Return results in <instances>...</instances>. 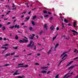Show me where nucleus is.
I'll return each mask as SVG.
<instances>
[{"label": "nucleus", "instance_id": "f257e3e1", "mask_svg": "<svg viewBox=\"0 0 78 78\" xmlns=\"http://www.w3.org/2000/svg\"><path fill=\"white\" fill-rule=\"evenodd\" d=\"M67 52H63V54L61 55V57H62V56H63V58H62V59H63L62 60H61V62H60V63H59V65L60 64H61V62H62L63 61H64L65 59H67V55L65 54H66V53H67Z\"/></svg>", "mask_w": 78, "mask_h": 78}, {"label": "nucleus", "instance_id": "f03ea898", "mask_svg": "<svg viewBox=\"0 0 78 78\" xmlns=\"http://www.w3.org/2000/svg\"><path fill=\"white\" fill-rule=\"evenodd\" d=\"M47 68H48V66H44V67H41V69H47Z\"/></svg>", "mask_w": 78, "mask_h": 78}, {"label": "nucleus", "instance_id": "7ed1b4c3", "mask_svg": "<svg viewBox=\"0 0 78 78\" xmlns=\"http://www.w3.org/2000/svg\"><path fill=\"white\" fill-rule=\"evenodd\" d=\"M67 75H68V74H66L65 75V76H64L63 77L64 78H68V77H70V76H72L71 75H70V76H69L67 77Z\"/></svg>", "mask_w": 78, "mask_h": 78}, {"label": "nucleus", "instance_id": "20e7f679", "mask_svg": "<svg viewBox=\"0 0 78 78\" xmlns=\"http://www.w3.org/2000/svg\"><path fill=\"white\" fill-rule=\"evenodd\" d=\"M25 78V76L23 75H22L21 76H18L17 77V78Z\"/></svg>", "mask_w": 78, "mask_h": 78}, {"label": "nucleus", "instance_id": "39448f33", "mask_svg": "<svg viewBox=\"0 0 78 78\" xmlns=\"http://www.w3.org/2000/svg\"><path fill=\"white\" fill-rule=\"evenodd\" d=\"M73 61H72L71 62H70L68 64H67V65L66 66V67L69 66H70V65L71 64L73 63Z\"/></svg>", "mask_w": 78, "mask_h": 78}, {"label": "nucleus", "instance_id": "423d86ee", "mask_svg": "<svg viewBox=\"0 0 78 78\" xmlns=\"http://www.w3.org/2000/svg\"><path fill=\"white\" fill-rule=\"evenodd\" d=\"M40 73H42L43 74H45L46 73H47V71L45 70L43 71H41Z\"/></svg>", "mask_w": 78, "mask_h": 78}, {"label": "nucleus", "instance_id": "0eeeda50", "mask_svg": "<svg viewBox=\"0 0 78 78\" xmlns=\"http://www.w3.org/2000/svg\"><path fill=\"white\" fill-rule=\"evenodd\" d=\"M47 27V24H45L44 25V28H46V30H48Z\"/></svg>", "mask_w": 78, "mask_h": 78}, {"label": "nucleus", "instance_id": "6e6552de", "mask_svg": "<svg viewBox=\"0 0 78 78\" xmlns=\"http://www.w3.org/2000/svg\"><path fill=\"white\" fill-rule=\"evenodd\" d=\"M54 29V27L53 26H52L50 27L51 30V31H52V30H53Z\"/></svg>", "mask_w": 78, "mask_h": 78}, {"label": "nucleus", "instance_id": "1a4fd4ad", "mask_svg": "<svg viewBox=\"0 0 78 78\" xmlns=\"http://www.w3.org/2000/svg\"><path fill=\"white\" fill-rule=\"evenodd\" d=\"M75 66H71V67H69V68L68 69H72L73 68H74V67Z\"/></svg>", "mask_w": 78, "mask_h": 78}, {"label": "nucleus", "instance_id": "9d476101", "mask_svg": "<svg viewBox=\"0 0 78 78\" xmlns=\"http://www.w3.org/2000/svg\"><path fill=\"white\" fill-rule=\"evenodd\" d=\"M51 49H52V47L51 48V49L48 52V54H50L51 53Z\"/></svg>", "mask_w": 78, "mask_h": 78}, {"label": "nucleus", "instance_id": "9b49d317", "mask_svg": "<svg viewBox=\"0 0 78 78\" xmlns=\"http://www.w3.org/2000/svg\"><path fill=\"white\" fill-rule=\"evenodd\" d=\"M32 43H33V41H30V43L27 45V47H30V45H31V44H32Z\"/></svg>", "mask_w": 78, "mask_h": 78}, {"label": "nucleus", "instance_id": "f8f14e48", "mask_svg": "<svg viewBox=\"0 0 78 78\" xmlns=\"http://www.w3.org/2000/svg\"><path fill=\"white\" fill-rule=\"evenodd\" d=\"M19 74H20V73H17V72H15L13 74V75H18Z\"/></svg>", "mask_w": 78, "mask_h": 78}, {"label": "nucleus", "instance_id": "ddd939ff", "mask_svg": "<svg viewBox=\"0 0 78 78\" xmlns=\"http://www.w3.org/2000/svg\"><path fill=\"white\" fill-rule=\"evenodd\" d=\"M71 31L73 33H76V34H78V32L75 30H71Z\"/></svg>", "mask_w": 78, "mask_h": 78}, {"label": "nucleus", "instance_id": "4468645a", "mask_svg": "<svg viewBox=\"0 0 78 78\" xmlns=\"http://www.w3.org/2000/svg\"><path fill=\"white\" fill-rule=\"evenodd\" d=\"M10 66V65L6 64H5V66H1L0 67H5V66Z\"/></svg>", "mask_w": 78, "mask_h": 78}, {"label": "nucleus", "instance_id": "2eb2a0df", "mask_svg": "<svg viewBox=\"0 0 78 78\" xmlns=\"http://www.w3.org/2000/svg\"><path fill=\"white\" fill-rule=\"evenodd\" d=\"M57 37V35H56L55 36V37H54L53 38H52V41H54V40H55V39H56V37Z\"/></svg>", "mask_w": 78, "mask_h": 78}, {"label": "nucleus", "instance_id": "dca6fc26", "mask_svg": "<svg viewBox=\"0 0 78 78\" xmlns=\"http://www.w3.org/2000/svg\"><path fill=\"white\" fill-rule=\"evenodd\" d=\"M5 50L4 51H3V52H2V53H3L4 52H5V51H6V50H7V49H8V48H6V47H5Z\"/></svg>", "mask_w": 78, "mask_h": 78}, {"label": "nucleus", "instance_id": "f3484780", "mask_svg": "<svg viewBox=\"0 0 78 78\" xmlns=\"http://www.w3.org/2000/svg\"><path fill=\"white\" fill-rule=\"evenodd\" d=\"M74 52H75V53H77L78 52V50L76 49H75L74 51Z\"/></svg>", "mask_w": 78, "mask_h": 78}, {"label": "nucleus", "instance_id": "a211bd4d", "mask_svg": "<svg viewBox=\"0 0 78 78\" xmlns=\"http://www.w3.org/2000/svg\"><path fill=\"white\" fill-rule=\"evenodd\" d=\"M75 25H76V22H74L73 24V26H74V27H76V26H75Z\"/></svg>", "mask_w": 78, "mask_h": 78}, {"label": "nucleus", "instance_id": "6ab92c4d", "mask_svg": "<svg viewBox=\"0 0 78 78\" xmlns=\"http://www.w3.org/2000/svg\"><path fill=\"white\" fill-rule=\"evenodd\" d=\"M23 64H24V63H20L18 65V66H22L23 65Z\"/></svg>", "mask_w": 78, "mask_h": 78}, {"label": "nucleus", "instance_id": "aec40b11", "mask_svg": "<svg viewBox=\"0 0 78 78\" xmlns=\"http://www.w3.org/2000/svg\"><path fill=\"white\" fill-rule=\"evenodd\" d=\"M59 45V44L58 43H57L55 45V48H57V47Z\"/></svg>", "mask_w": 78, "mask_h": 78}, {"label": "nucleus", "instance_id": "412c9836", "mask_svg": "<svg viewBox=\"0 0 78 78\" xmlns=\"http://www.w3.org/2000/svg\"><path fill=\"white\" fill-rule=\"evenodd\" d=\"M31 22L33 25H35V23H34V21H32Z\"/></svg>", "mask_w": 78, "mask_h": 78}, {"label": "nucleus", "instance_id": "4be33fe9", "mask_svg": "<svg viewBox=\"0 0 78 78\" xmlns=\"http://www.w3.org/2000/svg\"><path fill=\"white\" fill-rule=\"evenodd\" d=\"M6 29V27H2V30H3V31H4V30H5Z\"/></svg>", "mask_w": 78, "mask_h": 78}, {"label": "nucleus", "instance_id": "5701e85b", "mask_svg": "<svg viewBox=\"0 0 78 78\" xmlns=\"http://www.w3.org/2000/svg\"><path fill=\"white\" fill-rule=\"evenodd\" d=\"M64 21H65L66 23H67L68 22V21L66 19H64Z\"/></svg>", "mask_w": 78, "mask_h": 78}, {"label": "nucleus", "instance_id": "b1692460", "mask_svg": "<svg viewBox=\"0 0 78 78\" xmlns=\"http://www.w3.org/2000/svg\"><path fill=\"white\" fill-rule=\"evenodd\" d=\"M20 67H23V66H20L19 67H16V69H17L18 68H20Z\"/></svg>", "mask_w": 78, "mask_h": 78}, {"label": "nucleus", "instance_id": "393cba45", "mask_svg": "<svg viewBox=\"0 0 78 78\" xmlns=\"http://www.w3.org/2000/svg\"><path fill=\"white\" fill-rule=\"evenodd\" d=\"M29 38L30 39H33V37H32V36H30Z\"/></svg>", "mask_w": 78, "mask_h": 78}, {"label": "nucleus", "instance_id": "a878e982", "mask_svg": "<svg viewBox=\"0 0 78 78\" xmlns=\"http://www.w3.org/2000/svg\"><path fill=\"white\" fill-rule=\"evenodd\" d=\"M19 42H20V43L24 42V41L22 40H20L19 41Z\"/></svg>", "mask_w": 78, "mask_h": 78}, {"label": "nucleus", "instance_id": "bb28decb", "mask_svg": "<svg viewBox=\"0 0 78 78\" xmlns=\"http://www.w3.org/2000/svg\"><path fill=\"white\" fill-rule=\"evenodd\" d=\"M48 15H47L44 16V17H48Z\"/></svg>", "mask_w": 78, "mask_h": 78}, {"label": "nucleus", "instance_id": "cd10ccee", "mask_svg": "<svg viewBox=\"0 0 78 78\" xmlns=\"http://www.w3.org/2000/svg\"><path fill=\"white\" fill-rule=\"evenodd\" d=\"M43 12L44 13L47 14V11H46L44 10L43 11Z\"/></svg>", "mask_w": 78, "mask_h": 78}, {"label": "nucleus", "instance_id": "c85d7f7f", "mask_svg": "<svg viewBox=\"0 0 78 78\" xmlns=\"http://www.w3.org/2000/svg\"><path fill=\"white\" fill-rule=\"evenodd\" d=\"M15 39H16V40H17V39H18V36L17 35L16 36Z\"/></svg>", "mask_w": 78, "mask_h": 78}, {"label": "nucleus", "instance_id": "c756f323", "mask_svg": "<svg viewBox=\"0 0 78 78\" xmlns=\"http://www.w3.org/2000/svg\"><path fill=\"white\" fill-rule=\"evenodd\" d=\"M8 45H9V44H5V45H2V46H8Z\"/></svg>", "mask_w": 78, "mask_h": 78}, {"label": "nucleus", "instance_id": "7c9ffc66", "mask_svg": "<svg viewBox=\"0 0 78 78\" xmlns=\"http://www.w3.org/2000/svg\"><path fill=\"white\" fill-rule=\"evenodd\" d=\"M9 55H10V53L7 54L5 55V56H9Z\"/></svg>", "mask_w": 78, "mask_h": 78}, {"label": "nucleus", "instance_id": "2f4dec72", "mask_svg": "<svg viewBox=\"0 0 78 78\" xmlns=\"http://www.w3.org/2000/svg\"><path fill=\"white\" fill-rule=\"evenodd\" d=\"M29 30L30 31H31V30H33V28L31 27H30L29 28Z\"/></svg>", "mask_w": 78, "mask_h": 78}, {"label": "nucleus", "instance_id": "473e14b6", "mask_svg": "<svg viewBox=\"0 0 78 78\" xmlns=\"http://www.w3.org/2000/svg\"><path fill=\"white\" fill-rule=\"evenodd\" d=\"M65 28V27L64 26L63 23H62V28Z\"/></svg>", "mask_w": 78, "mask_h": 78}, {"label": "nucleus", "instance_id": "72a5a7b5", "mask_svg": "<svg viewBox=\"0 0 78 78\" xmlns=\"http://www.w3.org/2000/svg\"><path fill=\"white\" fill-rule=\"evenodd\" d=\"M23 67H28V66L27 65H26L25 66H23Z\"/></svg>", "mask_w": 78, "mask_h": 78}, {"label": "nucleus", "instance_id": "f704fd0d", "mask_svg": "<svg viewBox=\"0 0 78 78\" xmlns=\"http://www.w3.org/2000/svg\"><path fill=\"white\" fill-rule=\"evenodd\" d=\"M58 77H59V75L57 74L56 76H55V78H58Z\"/></svg>", "mask_w": 78, "mask_h": 78}, {"label": "nucleus", "instance_id": "c9c22d12", "mask_svg": "<svg viewBox=\"0 0 78 78\" xmlns=\"http://www.w3.org/2000/svg\"><path fill=\"white\" fill-rule=\"evenodd\" d=\"M36 18V16H35L33 17V19H35Z\"/></svg>", "mask_w": 78, "mask_h": 78}, {"label": "nucleus", "instance_id": "e433bc0d", "mask_svg": "<svg viewBox=\"0 0 78 78\" xmlns=\"http://www.w3.org/2000/svg\"><path fill=\"white\" fill-rule=\"evenodd\" d=\"M70 71L69 72V74H73V72H72V71L71 72V73H70Z\"/></svg>", "mask_w": 78, "mask_h": 78}, {"label": "nucleus", "instance_id": "4c0bfd02", "mask_svg": "<svg viewBox=\"0 0 78 78\" xmlns=\"http://www.w3.org/2000/svg\"><path fill=\"white\" fill-rule=\"evenodd\" d=\"M34 42L33 44L31 46V48H32L33 46H34Z\"/></svg>", "mask_w": 78, "mask_h": 78}, {"label": "nucleus", "instance_id": "58836bf2", "mask_svg": "<svg viewBox=\"0 0 78 78\" xmlns=\"http://www.w3.org/2000/svg\"><path fill=\"white\" fill-rule=\"evenodd\" d=\"M51 73V71H48L47 73V74H49V73Z\"/></svg>", "mask_w": 78, "mask_h": 78}, {"label": "nucleus", "instance_id": "ea45409f", "mask_svg": "<svg viewBox=\"0 0 78 78\" xmlns=\"http://www.w3.org/2000/svg\"><path fill=\"white\" fill-rule=\"evenodd\" d=\"M26 19L27 20H29V19H30V17H29L28 18H26Z\"/></svg>", "mask_w": 78, "mask_h": 78}, {"label": "nucleus", "instance_id": "a19ab883", "mask_svg": "<svg viewBox=\"0 0 78 78\" xmlns=\"http://www.w3.org/2000/svg\"><path fill=\"white\" fill-rule=\"evenodd\" d=\"M15 53V52H13V53H12L10 55H14Z\"/></svg>", "mask_w": 78, "mask_h": 78}, {"label": "nucleus", "instance_id": "79ce46f5", "mask_svg": "<svg viewBox=\"0 0 78 78\" xmlns=\"http://www.w3.org/2000/svg\"><path fill=\"white\" fill-rule=\"evenodd\" d=\"M35 65H37V66H39V64L37 63H36L35 64Z\"/></svg>", "mask_w": 78, "mask_h": 78}, {"label": "nucleus", "instance_id": "37998d69", "mask_svg": "<svg viewBox=\"0 0 78 78\" xmlns=\"http://www.w3.org/2000/svg\"><path fill=\"white\" fill-rule=\"evenodd\" d=\"M17 48H18V47H14V49L15 50H17Z\"/></svg>", "mask_w": 78, "mask_h": 78}, {"label": "nucleus", "instance_id": "c03bdc74", "mask_svg": "<svg viewBox=\"0 0 78 78\" xmlns=\"http://www.w3.org/2000/svg\"><path fill=\"white\" fill-rule=\"evenodd\" d=\"M9 12H11V11H8L7 13L6 14V15L7 14H9Z\"/></svg>", "mask_w": 78, "mask_h": 78}, {"label": "nucleus", "instance_id": "a18cd8bd", "mask_svg": "<svg viewBox=\"0 0 78 78\" xmlns=\"http://www.w3.org/2000/svg\"><path fill=\"white\" fill-rule=\"evenodd\" d=\"M14 26H13L12 27L11 26L10 27V28H14Z\"/></svg>", "mask_w": 78, "mask_h": 78}, {"label": "nucleus", "instance_id": "49530a36", "mask_svg": "<svg viewBox=\"0 0 78 78\" xmlns=\"http://www.w3.org/2000/svg\"><path fill=\"white\" fill-rule=\"evenodd\" d=\"M59 27H57L56 30H57V31H58V30H59Z\"/></svg>", "mask_w": 78, "mask_h": 78}, {"label": "nucleus", "instance_id": "de8ad7c7", "mask_svg": "<svg viewBox=\"0 0 78 78\" xmlns=\"http://www.w3.org/2000/svg\"><path fill=\"white\" fill-rule=\"evenodd\" d=\"M53 19V17H51L50 18V20H51Z\"/></svg>", "mask_w": 78, "mask_h": 78}, {"label": "nucleus", "instance_id": "09e8293b", "mask_svg": "<svg viewBox=\"0 0 78 78\" xmlns=\"http://www.w3.org/2000/svg\"><path fill=\"white\" fill-rule=\"evenodd\" d=\"M3 39V38L0 37V41H1Z\"/></svg>", "mask_w": 78, "mask_h": 78}, {"label": "nucleus", "instance_id": "8fccbe9b", "mask_svg": "<svg viewBox=\"0 0 78 78\" xmlns=\"http://www.w3.org/2000/svg\"><path fill=\"white\" fill-rule=\"evenodd\" d=\"M19 56H14V58H17V57H19Z\"/></svg>", "mask_w": 78, "mask_h": 78}, {"label": "nucleus", "instance_id": "3c124183", "mask_svg": "<svg viewBox=\"0 0 78 78\" xmlns=\"http://www.w3.org/2000/svg\"><path fill=\"white\" fill-rule=\"evenodd\" d=\"M78 57H76L74 59V60H75V59H78Z\"/></svg>", "mask_w": 78, "mask_h": 78}, {"label": "nucleus", "instance_id": "603ef678", "mask_svg": "<svg viewBox=\"0 0 78 78\" xmlns=\"http://www.w3.org/2000/svg\"><path fill=\"white\" fill-rule=\"evenodd\" d=\"M4 41H6V38H4L3 39Z\"/></svg>", "mask_w": 78, "mask_h": 78}, {"label": "nucleus", "instance_id": "864d4df0", "mask_svg": "<svg viewBox=\"0 0 78 78\" xmlns=\"http://www.w3.org/2000/svg\"><path fill=\"white\" fill-rule=\"evenodd\" d=\"M16 8H17V7H16L14 8H13L12 9L13 10H14V9H16Z\"/></svg>", "mask_w": 78, "mask_h": 78}, {"label": "nucleus", "instance_id": "5fc2aeb1", "mask_svg": "<svg viewBox=\"0 0 78 78\" xmlns=\"http://www.w3.org/2000/svg\"><path fill=\"white\" fill-rule=\"evenodd\" d=\"M37 56H40L41 55V54L40 53L37 54Z\"/></svg>", "mask_w": 78, "mask_h": 78}, {"label": "nucleus", "instance_id": "6e6d98bb", "mask_svg": "<svg viewBox=\"0 0 78 78\" xmlns=\"http://www.w3.org/2000/svg\"><path fill=\"white\" fill-rule=\"evenodd\" d=\"M2 27V24L0 23V28H1Z\"/></svg>", "mask_w": 78, "mask_h": 78}, {"label": "nucleus", "instance_id": "4d7b16f0", "mask_svg": "<svg viewBox=\"0 0 78 78\" xmlns=\"http://www.w3.org/2000/svg\"><path fill=\"white\" fill-rule=\"evenodd\" d=\"M10 23H11L9 22L7 24V25H9V24H10Z\"/></svg>", "mask_w": 78, "mask_h": 78}, {"label": "nucleus", "instance_id": "13d9d810", "mask_svg": "<svg viewBox=\"0 0 78 78\" xmlns=\"http://www.w3.org/2000/svg\"><path fill=\"white\" fill-rule=\"evenodd\" d=\"M68 25H69V26H70V25H71V24L70 23H68Z\"/></svg>", "mask_w": 78, "mask_h": 78}, {"label": "nucleus", "instance_id": "bf43d9fd", "mask_svg": "<svg viewBox=\"0 0 78 78\" xmlns=\"http://www.w3.org/2000/svg\"><path fill=\"white\" fill-rule=\"evenodd\" d=\"M48 14H51V12H48Z\"/></svg>", "mask_w": 78, "mask_h": 78}, {"label": "nucleus", "instance_id": "052dcab7", "mask_svg": "<svg viewBox=\"0 0 78 78\" xmlns=\"http://www.w3.org/2000/svg\"><path fill=\"white\" fill-rule=\"evenodd\" d=\"M5 7H8V8H9V5H6Z\"/></svg>", "mask_w": 78, "mask_h": 78}, {"label": "nucleus", "instance_id": "680f3d73", "mask_svg": "<svg viewBox=\"0 0 78 78\" xmlns=\"http://www.w3.org/2000/svg\"><path fill=\"white\" fill-rule=\"evenodd\" d=\"M17 28H19V25H18L17 26Z\"/></svg>", "mask_w": 78, "mask_h": 78}, {"label": "nucleus", "instance_id": "e2e57ef3", "mask_svg": "<svg viewBox=\"0 0 78 78\" xmlns=\"http://www.w3.org/2000/svg\"><path fill=\"white\" fill-rule=\"evenodd\" d=\"M17 25H16L15 26V27L16 28H17Z\"/></svg>", "mask_w": 78, "mask_h": 78}, {"label": "nucleus", "instance_id": "0e129e2a", "mask_svg": "<svg viewBox=\"0 0 78 78\" xmlns=\"http://www.w3.org/2000/svg\"><path fill=\"white\" fill-rule=\"evenodd\" d=\"M24 17V15H23L22 16H21V18H22V17Z\"/></svg>", "mask_w": 78, "mask_h": 78}, {"label": "nucleus", "instance_id": "69168bd1", "mask_svg": "<svg viewBox=\"0 0 78 78\" xmlns=\"http://www.w3.org/2000/svg\"><path fill=\"white\" fill-rule=\"evenodd\" d=\"M66 37V35H64L62 36V37Z\"/></svg>", "mask_w": 78, "mask_h": 78}, {"label": "nucleus", "instance_id": "338daca9", "mask_svg": "<svg viewBox=\"0 0 78 78\" xmlns=\"http://www.w3.org/2000/svg\"><path fill=\"white\" fill-rule=\"evenodd\" d=\"M38 44L39 45H41V44H40V43H38Z\"/></svg>", "mask_w": 78, "mask_h": 78}, {"label": "nucleus", "instance_id": "774afa93", "mask_svg": "<svg viewBox=\"0 0 78 78\" xmlns=\"http://www.w3.org/2000/svg\"><path fill=\"white\" fill-rule=\"evenodd\" d=\"M75 78H78V75H77Z\"/></svg>", "mask_w": 78, "mask_h": 78}]
</instances>
